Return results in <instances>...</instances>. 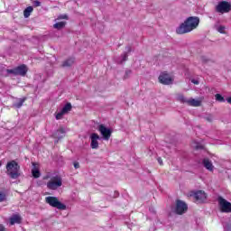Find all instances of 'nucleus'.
<instances>
[{"label": "nucleus", "mask_w": 231, "mask_h": 231, "mask_svg": "<svg viewBox=\"0 0 231 231\" xmlns=\"http://www.w3.org/2000/svg\"><path fill=\"white\" fill-rule=\"evenodd\" d=\"M198 26H199V18L198 16H190L176 29V33L179 35L189 33L192 30H196Z\"/></svg>", "instance_id": "nucleus-1"}, {"label": "nucleus", "mask_w": 231, "mask_h": 231, "mask_svg": "<svg viewBox=\"0 0 231 231\" xmlns=\"http://www.w3.org/2000/svg\"><path fill=\"white\" fill-rule=\"evenodd\" d=\"M21 166L15 161L8 162L6 164V174L10 176L13 180H17L21 176Z\"/></svg>", "instance_id": "nucleus-2"}, {"label": "nucleus", "mask_w": 231, "mask_h": 231, "mask_svg": "<svg viewBox=\"0 0 231 231\" xmlns=\"http://www.w3.org/2000/svg\"><path fill=\"white\" fill-rule=\"evenodd\" d=\"M60 187H62V178L59 175L51 177L47 182L49 190H57Z\"/></svg>", "instance_id": "nucleus-3"}, {"label": "nucleus", "mask_w": 231, "mask_h": 231, "mask_svg": "<svg viewBox=\"0 0 231 231\" xmlns=\"http://www.w3.org/2000/svg\"><path fill=\"white\" fill-rule=\"evenodd\" d=\"M45 202L48 203V205L51 207L58 208V210H66V205H64L62 202H60L57 197H46Z\"/></svg>", "instance_id": "nucleus-4"}, {"label": "nucleus", "mask_w": 231, "mask_h": 231, "mask_svg": "<svg viewBox=\"0 0 231 231\" xmlns=\"http://www.w3.org/2000/svg\"><path fill=\"white\" fill-rule=\"evenodd\" d=\"M215 10L218 14H228L231 11V5L226 1H221L215 7Z\"/></svg>", "instance_id": "nucleus-5"}, {"label": "nucleus", "mask_w": 231, "mask_h": 231, "mask_svg": "<svg viewBox=\"0 0 231 231\" xmlns=\"http://www.w3.org/2000/svg\"><path fill=\"white\" fill-rule=\"evenodd\" d=\"M218 207L222 212L226 214H230L231 212V203L228 200L223 199L222 197H218Z\"/></svg>", "instance_id": "nucleus-6"}, {"label": "nucleus", "mask_w": 231, "mask_h": 231, "mask_svg": "<svg viewBox=\"0 0 231 231\" xmlns=\"http://www.w3.org/2000/svg\"><path fill=\"white\" fill-rule=\"evenodd\" d=\"M97 131H99L100 134L103 136V139L106 142L111 138V134H113V131H111L110 128L106 127L104 125H99Z\"/></svg>", "instance_id": "nucleus-7"}, {"label": "nucleus", "mask_w": 231, "mask_h": 231, "mask_svg": "<svg viewBox=\"0 0 231 231\" xmlns=\"http://www.w3.org/2000/svg\"><path fill=\"white\" fill-rule=\"evenodd\" d=\"M189 207L184 201L177 200L176 206H175V212L176 214H179L181 216L182 214H185L187 212Z\"/></svg>", "instance_id": "nucleus-8"}, {"label": "nucleus", "mask_w": 231, "mask_h": 231, "mask_svg": "<svg viewBox=\"0 0 231 231\" xmlns=\"http://www.w3.org/2000/svg\"><path fill=\"white\" fill-rule=\"evenodd\" d=\"M173 79L171 75L167 74V72H162L159 76V82L161 84H164L166 86H169L172 82Z\"/></svg>", "instance_id": "nucleus-9"}, {"label": "nucleus", "mask_w": 231, "mask_h": 231, "mask_svg": "<svg viewBox=\"0 0 231 231\" xmlns=\"http://www.w3.org/2000/svg\"><path fill=\"white\" fill-rule=\"evenodd\" d=\"M193 196L197 203H205L207 201V193L203 190L196 191Z\"/></svg>", "instance_id": "nucleus-10"}, {"label": "nucleus", "mask_w": 231, "mask_h": 231, "mask_svg": "<svg viewBox=\"0 0 231 231\" xmlns=\"http://www.w3.org/2000/svg\"><path fill=\"white\" fill-rule=\"evenodd\" d=\"M98 140H100V135L97 133H92L90 134V147L91 149H98Z\"/></svg>", "instance_id": "nucleus-11"}, {"label": "nucleus", "mask_w": 231, "mask_h": 231, "mask_svg": "<svg viewBox=\"0 0 231 231\" xmlns=\"http://www.w3.org/2000/svg\"><path fill=\"white\" fill-rule=\"evenodd\" d=\"M41 165L37 162H32V174L33 178H41Z\"/></svg>", "instance_id": "nucleus-12"}, {"label": "nucleus", "mask_w": 231, "mask_h": 231, "mask_svg": "<svg viewBox=\"0 0 231 231\" xmlns=\"http://www.w3.org/2000/svg\"><path fill=\"white\" fill-rule=\"evenodd\" d=\"M10 225L14 226V225H21L22 221H23V217H21V215L19 214H14L10 218Z\"/></svg>", "instance_id": "nucleus-13"}, {"label": "nucleus", "mask_w": 231, "mask_h": 231, "mask_svg": "<svg viewBox=\"0 0 231 231\" xmlns=\"http://www.w3.org/2000/svg\"><path fill=\"white\" fill-rule=\"evenodd\" d=\"M203 102V99L199 98V99H194V98H189L187 101L188 106H191V107H199L201 106V103Z\"/></svg>", "instance_id": "nucleus-14"}, {"label": "nucleus", "mask_w": 231, "mask_h": 231, "mask_svg": "<svg viewBox=\"0 0 231 231\" xmlns=\"http://www.w3.org/2000/svg\"><path fill=\"white\" fill-rule=\"evenodd\" d=\"M28 72V68H26L25 65H21L16 68V75H21L22 77H24L26 73Z\"/></svg>", "instance_id": "nucleus-15"}, {"label": "nucleus", "mask_w": 231, "mask_h": 231, "mask_svg": "<svg viewBox=\"0 0 231 231\" xmlns=\"http://www.w3.org/2000/svg\"><path fill=\"white\" fill-rule=\"evenodd\" d=\"M203 165H204V167H206V169L208 171H210V172H212V171H214V165L212 164V162H210V160L204 159Z\"/></svg>", "instance_id": "nucleus-16"}, {"label": "nucleus", "mask_w": 231, "mask_h": 231, "mask_svg": "<svg viewBox=\"0 0 231 231\" xmlns=\"http://www.w3.org/2000/svg\"><path fill=\"white\" fill-rule=\"evenodd\" d=\"M75 64V58H69L62 63V68H69Z\"/></svg>", "instance_id": "nucleus-17"}, {"label": "nucleus", "mask_w": 231, "mask_h": 231, "mask_svg": "<svg viewBox=\"0 0 231 231\" xmlns=\"http://www.w3.org/2000/svg\"><path fill=\"white\" fill-rule=\"evenodd\" d=\"M66 26V22H59L53 24L55 30H62Z\"/></svg>", "instance_id": "nucleus-18"}, {"label": "nucleus", "mask_w": 231, "mask_h": 231, "mask_svg": "<svg viewBox=\"0 0 231 231\" xmlns=\"http://www.w3.org/2000/svg\"><path fill=\"white\" fill-rule=\"evenodd\" d=\"M177 100L180 102L181 104H187L189 102V99L183 96V94H179L177 96Z\"/></svg>", "instance_id": "nucleus-19"}, {"label": "nucleus", "mask_w": 231, "mask_h": 231, "mask_svg": "<svg viewBox=\"0 0 231 231\" xmlns=\"http://www.w3.org/2000/svg\"><path fill=\"white\" fill-rule=\"evenodd\" d=\"M32 12H33V7H32V6L27 7L23 11V15H24L25 19H28V17H30Z\"/></svg>", "instance_id": "nucleus-20"}, {"label": "nucleus", "mask_w": 231, "mask_h": 231, "mask_svg": "<svg viewBox=\"0 0 231 231\" xmlns=\"http://www.w3.org/2000/svg\"><path fill=\"white\" fill-rule=\"evenodd\" d=\"M61 111H63L65 115L69 113V111H71V103L66 104L64 107L61 109Z\"/></svg>", "instance_id": "nucleus-21"}, {"label": "nucleus", "mask_w": 231, "mask_h": 231, "mask_svg": "<svg viewBox=\"0 0 231 231\" xmlns=\"http://www.w3.org/2000/svg\"><path fill=\"white\" fill-rule=\"evenodd\" d=\"M66 115L62 110L56 114L55 118L56 120H62V117Z\"/></svg>", "instance_id": "nucleus-22"}, {"label": "nucleus", "mask_w": 231, "mask_h": 231, "mask_svg": "<svg viewBox=\"0 0 231 231\" xmlns=\"http://www.w3.org/2000/svg\"><path fill=\"white\" fill-rule=\"evenodd\" d=\"M215 98L217 102H225V97L221 94H216Z\"/></svg>", "instance_id": "nucleus-23"}, {"label": "nucleus", "mask_w": 231, "mask_h": 231, "mask_svg": "<svg viewBox=\"0 0 231 231\" xmlns=\"http://www.w3.org/2000/svg\"><path fill=\"white\" fill-rule=\"evenodd\" d=\"M217 32L219 33H226V32L225 30H226V28L225 27V25H220L217 28Z\"/></svg>", "instance_id": "nucleus-24"}, {"label": "nucleus", "mask_w": 231, "mask_h": 231, "mask_svg": "<svg viewBox=\"0 0 231 231\" xmlns=\"http://www.w3.org/2000/svg\"><path fill=\"white\" fill-rule=\"evenodd\" d=\"M3 201H6V193L0 191V203H3Z\"/></svg>", "instance_id": "nucleus-25"}, {"label": "nucleus", "mask_w": 231, "mask_h": 231, "mask_svg": "<svg viewBox=\"0 0 231 231\" xmlns=\"http://www.w3.org/2000/svg\"><path fill=\"white\" fill-rule=\"evenodd\" d=\"M62 19H65L66 21H68L69 17H68V14H60L58 17H57V21H60Z\"/></svg>", "instance_id": "nucleus-26"}, {"label": "nucleus", "mask_w": 231, "mask_h": 231, "mask_svg": "<svg viewBox=\"0 0 231 231\" xmlns=\"http://www.w3.org/2000/svg\"><path fill=\"white\" fill-rule=\"evenodd\" d=\"M7 73L12 74V75H17L16 68L13 69H7Z\"/></svg>", "instance_id": "nucleus-27"}, {"label": "nucleus", "mask_w": 231, "mask_h": 231, "mask_svg": "<svg viewBox=\"0 0 231 231\" xmlns=\"http://www.w3.org/2000/svg\"><path fill=\"white\" fill-rule=\"evenodd\" d=\"M23 104H24V99L20 100L19 103H17L15 106L17 107H21L23 106Z\"/></svg>", "instance_id": "nucleus-28"}, {"label": "nucleus", "mask_w": 231, "mask_h": 231, "mask_svg": "<svg viewBox=\"0 0 231 231\" xmlns=\"http://www.w3.org/2000/svg\"><path fill=\"white\" fill-rule=\"evenodd\" d=\"M123 62H125V60H127V52H125L123 55Z\"/></svg>", "instance_id": "nucleus-29"}, {"label": "nucleus", "mask_w": 231, "mask_h": 231, "mask_svg": "<svg viewBox=\"0 0 231 231\" xmlns=\"http://www.w3.org/2000/svg\"><path fill=\"white\" fill-rule=\"evenodd\" d=\"M129 75H131V70L125 72V79H129Z\"/></svg>", "instance_id": "nucleus-30"}, {"label": "nucleus", "mask_w": 231, "mask_h": 231, "mask_svg": "<svg viewBox=\"0 0 231 231\" xmlns=\"http://www.w3.org/2000/svg\"><path fill=\"white\" fill-rule=\"evenodd\" d=\"M206 120L208 122H212V120H214V118L212 117V116H208L206 117Z\"/></svg>", "instance_id": "nucleus-31"}, {"label": "nucleus", "mask_w": 231, "mask_h": 231, "mask_svg": "<svg viewBox=\"0 0 231 231\" xmlns=\"http://www.w3.org/2000/svg\"><path fill=\"white\" fill-rule=\"evenodd\" d=\"M157 162H158V163H159L160 165H163V160H162V157H159V158L157 159Z\"/></svg>", "instance_id": "nucleus-32"}, {"label": "nucleus", "mask_w": 231, "mask_h": 231, "mask_svg": "<svg viewBox=\"0 0 231 231\" xmlns=\"http://www.w3.org/2000/svg\"><path fill=\"white\" fill-rule=\"evenodd\" d=\"M33 5H34V6H41V2H39L38 0H35L33 2Z\"/></svg>", "instance_id": "nucleus-33"}, {"label": "nucleus", "mask_w": 231, "mask_h": 231, "mask_svg": "<svg viewBox=\"0 0 231 231\" xmlns=\"http://www.w3.org/2000/svg\"><path fill=\"white\" fill-rule=\"evenodd\" d=\"M74 168L75 169H79L80 168V164L79 162H74Z\"/></svg>", "instance_id": "nucleus-34"}, {"label": "nucleus", "mask_w": 231, "mask_h": 231, "mask_svg": "<svg viewBox=\"0 0 231 231\" xmlns=\"http://www.w3.org/2000/svg\"><path fill=\"white\" fill-rule=\"evenodd\" d=\"M0 231H6V228H5V226L0 224Z\"/></svg>", "instance_id": "nucleus-35"}, {"label": "nucleus", "mask_w": 231, "mask_h": 231, "mask_svg": "<svg viewBox=\"0 0 231 231\" xmlns=\"http://www.w3.org/2000/svg\"><path fill=\"white\" fill-rule=\"evenodd\" d=\"M191 82H192V84H196V85L199 84V81H198L196 79H192Z\"/></svg>", "instance_id": "nucleus-36"}, {"label": "nucleus", "mask_w": 231, "mask_h": 231, "mask_svg": "<svg viewBox=\"0 0 231 231\" xmlns=\"http://www.w3.org/2000/svg\"><path fill=\"white\" fill-rule=\"evenodd\" d=\"M58 133H61L62 134H64V130L60 128V130H58Z\"/></svg>", "instance_id": "nucleus-37"}, {"label": "nucleus", "mask_w": 231, "mask_h": 231, "mask_svg": "<svg viewBox=\"0 0 231 231\" xmlns=\"http://www.w3.org/2000/svg\"><path fill=\"white\" fill-rule=\"evenodd\" d=\"M127 52L131 53V47H127Z\"/></svg>", "instance_id": "nucleus-38"}, {"label": "nucleus", "mask_w": 231, "mask_h": 231, "mask_svg": "<svg viewBox=\"0 0 231 231\" xmlns=\"http://www.w3.org/2000/svg\"><path fill=\"white\" fill-rule=\"evenodd\" d=\"M48 178H50V176H48V175H47V176H44V177H43V180H48Z\"/></svg>", "instance_id": "nucleus-39"}, {"label": "nucleus", "mask_w": 231, "mask_h": 231, "mask_svg": "<svg viewBox=\"0 0 231 231\" xmlns=\"http://www.w3.org/2000/svg\"><path fill=\"white\" fill-rule=\"evenodd\" d=\"M1 165H3V163L0 162V167H1Z\"/></svg>", "instance_id": "nucleus-40"}]
</instances>
